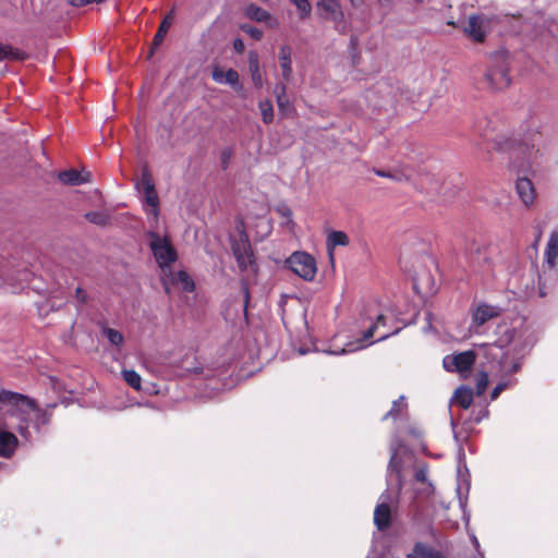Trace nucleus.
I'll list each match as a JSON object with an SVG mask.
<instances>
[{
	"label": "nucleus",
	"instance_id": "45",
	"mask_svg": "<svg viewBox=\"0 0 558 558\" xmlns=\"http://www.w3.org/2000/svg\"><path fill=\"white\" fill-rule=\"evenodd\" d=\"M76 296L77 299H80L82 302L85 301V298H86V294L85 292L81 289V288H77L76 289Z\"/></svg>",
	"mask_w": 558,
	"mask_h": 558
},
{
	"label": "nucleus",
	"instance_id": "21",
	"mask_svg": "<svg viewBox=\"0 0 558 558\" xmlns=\"http://www.w3.org/2000/svg\"><path fill=\"white\" fill-rule=\"evenodd\" d=\"M349 244L348 235L342 231H330L327 235L326 245L328 256L331 263H333V250L337 246H347Z\"/></svg>",
	"mask_w": 558,
	"mask_h": 558
},
{
	"label": "nucleus",
	"instance_id": "52",
	"mask_svg": "<svg viewBox=\"0 0 558 558\" xmlns=\"http://www.w3.org/2000/svg\"><path fill=\"white\" fill-rule=\"evenodd\" d=\"M473 543H474V545H475L476 547L478 546V541H477V538H476L475 536H473Z\"/></svg>",
	"mask_w": 558,
	"mask_h": 558
},
{
	"label": "nucleus",
	"instance_id": "37",
	"mask_svg": "<svg viewBox=\"0 0 558 558\" xmlns=\"http://www.w3.org/2000/svg\"><path fill=\"white\" fill-rule=\"evenodd\" d=\"M488 383H489V378H488L487 373H485V372L480 373L477 376V379H476V393L478 396H482L485 392V390L488 386Z\"/></svg>",
	"mask_w": 558,
	"mask_h": 558
},
{
	"label": "nucleus",
	"instance_id": "32",
	"mask_svg": "<svg viewBox=\"0 0 558 558\" xmlns=\"http://www.w3.org/2000/svg\"><path fill=\"white\" fill-rule=\"evenodd\" d=\"M258 108L262 114L263 121L268 124L274 120V108L272 104L269 100H262L258 104Z\"/></svg>",
	"mask_w": 558,
	"mask_h": 558
},
{
	"label": "nucleus",
	"instance_id": "43",
	"mask_svg": "<svg viewBox=\"0 0 558 558\" xmlns=\"http://www.w3.org/2000/svg\"><path fill=\"white\" fill-rule=\"evenodd\" d=\"M350 4L354 9H359L363 5L364 0H349Z\"/></svg>",
	"mask_w": 558,
	"mask_h": 558
},
{
	"label": "nucleus",
	"instance_id": "22",
	"mask_svg": "<svg viewBox=\"0 0 558 558\" xmlns=\"http://www.w3.org/2000/svg\"><path fill=\"white\" fill-rule=\"evenodd\" d=\"M88 173L78 172L75 169L65 170L59 173V180L69 185H80L88 181Z\"/></svg>",
	"mask_w": 558,
	"mask_h": 558
},
{
	"label": "nucleus",
	"instance_id": "35",
	"mask_svg": "<svg viewBox=\"0 0 558 558\" xmlns=\"http://www.w3.org/2000/svg\"><path fill=\"white\" fill-rule=\"evenodd\" d=\"M404 408L405 403L403 401V397H400L399 400L393 401L390 411L385 414L384 420H387L389 417L396 420L398 414L402 412Z\"/></svg>",
	"mask_w": 558,
	"mask_h": 558
},
{
	"label": "nucleus",
	"instance_id": "24",
	"mask_svg": "<svg viewBox=\"0 0 558 558\" xmlns=\"http://www.w3.org/2000/svg\"><path fill=\"white\" fill-rule=\"evenodd\" d=\"M248 70L254 86L257 88L262 87L264 81L259 69V60L257 53L254 51H251L248 54Z\"/></svg>",
	"mask_w": 558,
	"mask_h": 558
},
{
	"label": "nucleus",
	"instance_id": "41",
	"mask_svg": "<svg viewBox=\"0 0 558 558\" xmlns=\"http://www.w3.org/2000/svg\"><path fill=\"white\" fill-rule=\"evenodd\" d=\"M233 48L238 52H243L244 50V43L242 39L238 38L233 41Z\"/></svg>",
	"mask_w": 558,
	"mask_h": 558
},
{
	"label": "nucleus",
	"instance_id": "17",
	"mask_svg": "<svg viewBox=\"0 0 558 558\" xmlns=\"http://www.w3.org/2000/svg\"><path fill=\"white\" fill-rule=\"evenodd\" d=\"M245 14L251 20L265 23L269 27H277L279 25V21L276 17H274L268 11L254 4H250L246 7Z\"/></svg>",
	"mask_w": 558,
	"mask_h": 558
},
{
	"label": "nucleus",
	"instance_id": "10",
	"mask_svg": "<svg viewBox=\"0 0 558 558\" xmlns=\"http://www.w3.org/2000/svg\"><path fill=\"white\" fill-rule=\"evenodd\" d=\"M475 362V354L468 350L464 352L452 353L442 359V366L447 372H457L465 375L471 371Z\"/></svg>",
	"mask_w": 558,
	"mask_h": 558
},
{
	"label": "nucleus",
	"instance_id": "2",
	"mask_svg": "<svg viewBox=\"0 0 558 558\" xmlns=\"http://www.w3.org/2000/svg\"><path fill=\"white\" fill-rule=\"evenodd\" d=\"M0 401L7 412L11 413V418L15 422L7 423V427L16 428L22 437L31 438L28 421H32L34 428L40 432V428L49 424L51 411L56 404H47L45 409L37 408L35 402L20 393L2 391Z\"/></svg>",
	"mask_w": 558,
	"mask_h": 558
},
{
	"label": "nucleus",
	"instance_id": "20",
	"mask_svg": "<svg viewBox=\"0 0 558 558\" xmlns=\"http://www.w3.org/2000/svg\"><path fill=\"white\" fill-rule=\"evenodd\" d=\"M17 447V438L8 430H0V457L10 458Z\"/></svg>",
	"mask_w": 558,
	"mask_h": 558
},
{
	"label": "nucleus",
	"instance_id": "9",
	"mask_svg": "<svg viewBox=\"0 0 558 558\" xmlns=\"http://www.w3.org/2000/svg\"><path fill=\"white\" fill-rule=\"evenodd\" d=\"M232 251L238 266L243 271L256 272V264L251 244L245 235L232 243Z\"/></svg>",
	"mask_w": 558,
	"mask_h": 558
},
{
	"label": "nucleus",
	"instance_id": "50",
	"mask_svg": "<svg viewBox=\"0 0 558 558\" xmlns=\"http://www.w3.org/2000/svg\"><path fill=\"white\" fill-rule=\"evenodd\" d=\"M104 0H88V3H100L102 2Z\"/></svg>",
	"mask_w": 558,
	"mask_h": 558
},
{
	"label": "nucleus",
	"instance_id": "11",
	"mask_svg": "<svg viewBox=\"0 0 558 558\" xmlns=\"http://www.w3.org/2000/svg\"><path fill=\"white\" fill-rule=\"evenodd\" d=\"M463 32L474 41L482 43L490 32V19L484 14H472L469 16Z\"/></svg>",
	"mask_w": 558,
	"mask_h": 558
},
{
	"label": "nucleus",
	"instance_id": "16",
	"mask_svg": "<svg viewBox=\"0 0 558 558\" xmlns=\"http://www.w3.org/2000/svg\"><path fill=\"white\" fill-rule=\"evenodd\" d=\"M211 77L218 84H227L238 90L242 88V86L240 85L239 74L233 69L223 71L222 69L216 66L213 70Z\"/></svg>",
	"mask_w": 558,
	"mask_h": 558
},
{
	"label": "nucleus",
	"instance_id": "19",
	"mask_svg": "<svg viewBox=\"0 0 558 558\" xmlns=\"http://www.w3.org/2000/svg\"><path fill=\"white\" fill-rule=\"evenodd\" d=\"M292 49L288 45H283L279 49L278 59L282 72V77L289 82L292 76Z\"/></svg>",
	"mask_w": 558,
	"mask_h": 558
},
{
	"label": "nucleus",
	"instance_id": "18",
	"mask_svg": "<svg viewBox=\"0 0 558 558\" xmlns=\"http://www.w3.org/2000/svg\"><path fill=\"white\" fill-rule=\"evenodd\" d=\"M487 80L490 85L496 89H502L510 85V77L505 66L492 69L487 73Z\"/></svg>",
	"mask_w": 558,
	"mask_h": 558
},
{
	"label": "nucleus",
	"instance_id": "12",
	"mask_svg": "<svg viewBox=\"0 0 558 558\" xmlns=\"http://www.w3.org/2000/svg\"><path fill=\"white\" fill-rule=\"evenodd\" d=\"M317 8L322 11L324 19L333 22L336 25L343 22L344 14L339 0H318Z\"/></svg>",
	"mask_w": 558,
	"mask_h": 558
},
{
	"label": "nucleus",
	"instance_id": "38",
	"mask_svg": "<svg viewBox=\"0 0 558 558\" xmlns=\"http://www.w3.org/2000/svg\"><path fill=\"white\" fill-rule=\"evenodd\" d=\"M241 29H242L245 34L250 35V36H251L253 39H255V40H259V39H262V38H263V32H262L260 29H258V28H256V27L252 26V25L243 24V25L241 26Z\"/></svg>",
	"mask_w": 558,
	"mask_h": 558
},
{
	"label": "nucleus",
	"instance_id": "13",
	"mask_svg": "<svg viewBox=\"0 0 558 558\" xmlns=\"http://www.w3.org/2000/svg\"><path fill=\"white\" fill-rule=\"evenodd\" d=\"M501 314V308L496 305L481 303L476 306L472 315L473 325L480 327L488 320L498 317Z\"/></svg>",
	"mask_w": 558,
	"mask_h": 558
},
{
	"label": "nucleus",
	"instance_id": "4",
	"mask_svg": "<svg viewBox=\"0 0 558 558\" xmlns=\"http://www.w3.org/2000/svg\"><path fill=\"white\" fill-rule=\"evenodd\" d=\"M539 135H534L531 142L520 143L513 150L515 160L513 168L518 171L515 190L520 199L526 205H531L535 199V190L527 174L533 172V166L539 156L538 149Z\"/></svg>",
	"mask_w": 558,
	"mask_h": 558
},
{
	"label": "nucleus",
	"instance_id": "47",
	"mask_svg": "<svg viewBox=\"0 0 558 558\" xmlns=\"http://www.w3.org/2000/svg\"><path fill=\"white\" fill-rule=\"evenodd\" d=\"M487 415H488V411L484 410L483 413L475 418V422L480 423L482 421V418L486 417Z\"/></svg>",
	"mask_w": 558,
	"mask_h": 558
},
{
	"label": "nucleus",
	"instance_id": "46",
	"mask_svg": "<svg viewBox=\"0 0 558 558\" xmlns=\"http://www.w3.org/2000/svg\"><path fill=\"white\" fill-rule=\"evenodd\" d=\"M242 289H243V292H244V295H245V302L247 303L248 301V287L246 283H242Z\"/></svg>",
	"mask_w": 558,
	"mask_h": 558
},
{
	"label": "nucleus",
	"instance_id": "33",
	"mask_svg": "<svg viewBox=\"0 0 558 558\" xmlns=\"http://www.w3.org/2000/svg\"><path fill=\"white\" fill-rule=\"evenodd\" d=\"M514 384L515 379L500 377L499 381L497 383V385L495 386L490 393V400H496L505 389L513 386Z\"/></svg>",
	"mask_w": 558,
	"mask_h": 558
},
{
	"label": "nucleus",
	"instance_id": "15",
	"mask_svg": "<svg viewBox=\"0 0 558 558\" xmlns=\"http://www.w3.org/2000/svg\"><path fill=\"white\" fill-rule=\"evenodd\" d=\"M169 280H170L171 284L180 286L182 288V290L185 292H192L195 289V283H194L193 279L184 270H180L175 274L170 275ZM162 283H163L166 293L170 294V286L168 282V278H165Z\"/></svg>",
	"mask_w": 558,
	"mask_h": 558
},
{
	"label": "nucleus",
	"instance_id": "23",
	"mask_svg": "<svg viewBox=\"0 0 558 558\" xmlns=\"http://www.w3.org/2000/svg\"><path fill=\"white\" fill-rule=\"evenodd\" d=\"M407 558H445L444 555L433 547L423 543H416L412 553Z\"/></svg>",
	"mask_w": 558,
	"mask_h": 558
},
{
	"label": "nucleus",
	"instance_id": "51",
	"mask_svg": "<svg viewBox=\"0 0 558 558\" xmlns=\"http://www.w3.org/2000/svg\"><path fill=\"white\" fill-rule=\"evenodd\" d=\"M29 276H31V274H29V272H25V274H24V279H23V280H28V279H29Z\"/></svg>",
	"mask_w": 558,
	"mask_h": 558
},
{
	"label": "nucleus",
	"instance_id": "30",
	"mask_svg": "<svg viewBox=\"0 0 558 558\" xmlns=\"http://www.w3.org/2000/svg\"><path fill=\"white\" fill-rule=\"evenodd\" d=\"M375 173L380 178H387L397 182H403L409 179L408 173L402 170H393V171H384V170H375Z\"/></svg>",
	"mask_w": 558,
	"mask_h": 558
},
{
	"label": "nucleus",
	"instance_id": "1",
	"mask_svg": "<svg viewBox=\"0 0 558 558\" xmlns=\"http://www.w3.org/2000/svg\"><path fill=\"white\" fill-rule=\"evenodd\" d=\"M535 338L527 327L505 328L496 343L486 345V357L497 361L496 376L510 378L521 368L526 350L533 347Z\"/></svg>",
	"mask_w": 558,
	"mask_h": 558
},
{
	"label": "nucleus",
	"instance_id": "25",
	"mask_svg": "<svg viewBox=\"0 0 558 558\" xmlns=\"http://www.w3.org/2000/svg\"><path fill=\"white\" fill-rule=\"evenodd\" d=\"M453 400L456 403L460 404L463 409H468L473 401V392L472 389L468 387H459L453 396Z\"/></svg>",
	"mask_w": 558,
	"mask_h": 558
},
{
	"label": "nucleus",
	"instance_id": "39",
	"mask_svg": "<svg viewBox=\"0 0 558 558\" xmlns=\"http://www.w3.org/2000/svg\"><path fill=\"white\" fill-rule=\"evenodd\" d=\"M427 474V466L425 464L420 465L414 474L415 481L421 484L428 483Z\"/></svg>",
	"mask_w": 558,
	"mask_h": 558
},
{
	"label": "nucleus",
	"instance_id": "27",
	"mask_svg": "<svg viewBox=\"0 0 558 558\" xmlns=\"http://www.w3.org/2000/svg\"><path fill=\"white\" fill-rule=\"evenodd\" d=\"M122 377L126 381V384L135 390H141L142 388V377L134 369H123Z\"/></svg>",
	"mask_w": 558,
	"mask_h": 558
},
{
	"label": "nucleus",
	"instance_id": "14",
	"mask_svg": "<svg viewBox=\"0 0 558 558\" xmlns=\"http://www.w3.org/2000/svg\"><path fill=\"white\" fill-rule=\"evenodd\" d=\"M558 260V229L550 232L545 252H544V267L553 270L555 269Z\"/></svg>",
	"mask_w": 558,
	"mask_h": 558
},
{
	"label": "nucleus",
	"instance_id": "34",
	"mask_svg": "<svg viewBox=\"0 0 558 558\" xmlns=\"http://www.w3.org/2000/svg\"><path fill=\"white\" fill-rule=\"evenodd\" d=\"M86 219L97 226H105L109 220V216L102 211H90L85 215Z\"/></svg>",
	"mask_w": 558,
	"mask_h": 558
},
{
	"label": "nucleus",
	"instance_id": "42",
	"mask_svg": "<svg viewBox=\"0 0 558 558\" xmlns=\"http://www.w3.org/2000/svg\"><path fill=\"white\" fill-rule=\"evenodd\" d=\"M69 3L73 7H83L89 4L88 0H69Z\"/></svg>",
	"mask_w": 558,
	"mask_h": 558
},
{
	"label": "nucleus",
	"instance_id": "44",
	"mask_svg": "<svg viewBox=\"0 0 558 558\" xmlns=\"http://www.w3.org/2000/svg\"><path fill=\"white\" fill-rule=\"evenodd\" d=\"M185 369L190 373H195V374H201L203 372V368L199 365L194 366V367H186Z\"/></svg>",
	"mask_w": 558,
	"mask_h": 558
},
{
	"label": "nucleus",
	"instance_id": "28",
	"mask_svg": "<svg viewBox=\"0 0 558 558\" xmlns=\"http://www.w3.org/2000/svg\"><path fill=\"white\" fill-rule=\"evenodd\" d=\"M278 215L282 218L281 225L293 230L294 221L292 219V210L287 205H280L276 208Z\"/></svg>",
	"mask_w": 558,
	"mask_h": 558
},
{
	"label": "nucleus",
	"instance_id": "31",
	"mask_svg": "<svg viewBox=\"0 0 558 558\" xmlns=\"http://www.w3.org/2000/svg\"><path fill=\"white\" fill-rule=\"evenodd\" d=\"M172 24V17L170 15L166 16L161 22L157 34L154 37V45L158 46L162 43L166 34L168 33L170 26Z\"/></svg>",
	"mask_w": 558,
	"mask_h": 558
},
{
	"label": "nucleus",
	"instance_id": "36",
	"mask_svg": "<svg viewBox=\"0 0 558 558\" xmlns=\"http://www.w3.org/2000/svg\"><path fill=\"white\" fill-rule=\"evenodd\" d=\"M291 2L296 7L301 17L310 15L312 8L308 0H291Z\"/></svg>",
	"mask_w": 558,
	"mask_h": 558
},
{
	"label": "nucleus",
	"instance_id": "40",
	"mask_svg": "<svg viewBox=\"0 0 558 558\" xmlns=\"http://www.w3.org/2000/svg\"><path fill=\"white\" fill-rule=\"evenodd\" d=\"M421 485L422 487L416 489L417 496H430L432 494H434V486L430 482Z\"/></svg>",
	"mask_w": 558,
	"mask_h": 558
},
{
	"label": "nucleus",
	"instance_id": "26",
	"mask_svg": "<svg viewBox=\"0 0 558 558\" xmlns=\"http://www.w3.org/2000/svg\"><path fill=\"white\" fill-rule=\"evenodd\" d=\"M275 94H276V99H277V105H278L279 110L283 114L290 113V111L292 110V107L289 102V99L286 96V86L283 84L277 85L275 88Z\"/></svg>",
	"mask_w": 558,
	"mask_h": 558
},
{
	"label": "nucleus",
	"instance_id": "8",
	"mask_svg": "<svg viewBox=\"0 0 558 558\" xmlns=\"http://www.w3.org/2000/svg\"><path fill=\"white\" fill-rule=\"evenodd\" d=\"M289 268L306 281H312L317 272L316 260L305 252H294L287 260Z\"/></svg>",
	"mask_w": 558,
	"mask_h": 558
},
{
	"label": "nucleus",
	"instance_id": "48",
	"mask_svg": "<svg viewBox=\"0 0 558 558\" xmlns=\"http://www.w3.org/2000/svg\"><path fill=\"white\" fill-rule=\"evenodd\" d=\"M222 157H223V162H227L228 158L230 157V153L229 151H223L222 153Z\"/></svg>",
	"mask_w": 558,
	"mask_h": 558
},
{
	"label": "nucleus",
	"instance_id": "49",
	"mask_svg": "<svg viewBox=\"0 0 558 558\" xmlns=\"http://www.w3.org/2000/svg\"><path fill=\"white\" fill-rule=\"evenodd\" d=\"M367 558H383L381 555L378 554H371L367 556Z\"/></svg>",
	"mask_w": 558,
	"mask_h": 558
},
{
	"label": "nucleus",
	"instance_id": "5",
	"mask_svg": "<svg viewBox=\"0 0 558 558\" xmlns=\"http://www.w3.org/2000/svg\"><path fill=\"white\" fill-rule=\"evenodd\" d=\"M403 448H392L390 462L388 465V485L389 488L384 492L378 499V504L374 510V524L379 531H385L391 523V506L398 501L401 489V465L399 456L403 452Z\"/></svg>",
	"mask_w": 558,
	"mask_h": 558
},
{
	"label": "nucleus",
	"instance_id": "7",
	"mask_svg": "<svg viewBox=\"0 0 558 558\" xmlns=\"http://www.w3.org/2000/svg\"><path fill=\"white\" fill-rule=\"evenodd\" d=\"M157 227L158 225L150 227V230L147 232V236L149 238V247L157 264L165 269L170 267V265L177 260V252L168 235H162L157 232Z\"/></svg>",
	"mask_w": 558,
	"mask_h": 558
},
{
	"label": "nucleus",
	"instance_id": "3",
	"mask_svg": "<svg viewBox=\"0 0 558 558\" xmlns=\"http://www.w3.org/2000/svg\"><path fill=\"white\" fill-rule=\"evenodd\" d=\"M388 318V314L373 313L369 310L363 315L353 340L348 341L344 347L339 350H324L323 352L329 355H343L366 349L376 341L386 340L390 336L398 333L401 329L400 327H397L391 331H383L376 340H373L376 332L386 327Z\"/></svg>",
	"mask_w": 558,
	"mask_h": 558
},
{
	"label": "nucleus",
	"instance_id": "29",
	"mask_svg": "<svg viewBox=\"0 0 558 558\" xmlns=\"http://www.w3.org/2000/svg\"><path fill=\"white\" fill-rule=\"evenodd\" d=\"M102 335L108 339V341L112 345L118 347V348L121 347L124 341L123 335L119 330L113 329V328H109V327L104 328Z\"/></svg>",
	"mask_w": 558,
	"mask_h": 558
},
{
	"label": "nucleus",
	"instance_id": "6",
	"mask_svg": "<svg viewBox=\"0 0 558 558\" xmlns=\"http://www.w3.org/2000/svg\"><path fill=\"white\" fill-rule=\"evenodd\" d=\"M136 189L143 194V208L146 213L149 227L158 225L159 218V198L153 178L148 170H143L141 178L136 182Z\"/></svg>",
	"mask_w": 558,
	"mask_h": 558
}]
</instances>
